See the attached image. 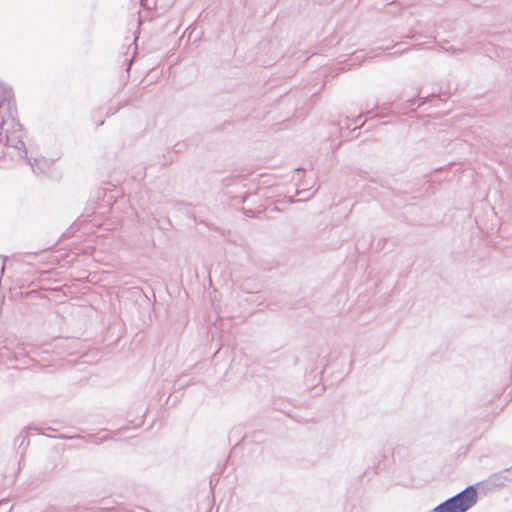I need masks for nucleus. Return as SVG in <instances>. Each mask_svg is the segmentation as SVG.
<instances>
[{
	"instance_id": "nucleus-2",
	"label": "nucleus",
	"mask_w": 512,
	"mask_h": 512,
	"mask_svg": "<svg viewBox=\"0 0 512 512\" xmlns=\"http://www.w3.org/2000/svg\"><path fill=\"white\" fill-rule=\"evenodd\" d=\"M477 502V491L468 486L456 495L437 505L432 512H466Z\"/></svg>"
},
{
	"instance_id": "nucleus-1",
	"label": "nucleus",
	"mask_w": 512,
	"mask_h": 512,
	"mask_svg": "<svg viewBox=\"0 0 512 512\" xmlns=\"http://www.w3.org/2000/svg\"><path fill=\"white\" fill-rule=\"evenodd\" d=\"M17 116L18 112L13 91L10 87L0 82V143H5L16 149L19 156L25 157L34 173H37L36 166L40 162L46 163V161L44 159L35 158L32 162L31 159L27 157L25 143L22 140V126Z\"/></svg>"
},
{
	"instance_id": "nucleus-10",
	"label": "nucleus",
	"mask_w": 512,
	"mask_h": 512,
	"mask_svg": "<svg viewBox=\"0 0 512 512\" xmlns=\"http://www.w3.org/2000/svg\"><path fill=\"white\" fill-rule=\"evenodd\" d=\"M131 62H133V58L130 59L129 61V65L131 64ZM130 69V66L128 67V70Z\"/></svg>"
},
{
	"instance_id": "nucleus-4",
	"label": "nucleus",
	"mask_w": 512,
	"mask_h": 512,
	"mask_svg": "<svg viewBox=\"0 0 512 512\" xmlns=\"http://www.w3.org/2000/svg\"><path fill=\"white\" fill-rule=\"evenodd\" d=\"M445 50H446L447 52L451 53V54H458L459 52H462V50H461V49L456 48V47H454V46H451V47H449V48H447V49H445Z\"/></svg>"
},
{
	"instance_id": "nucleus-7",
	"label": "nucleus",
	"mask_w": 512,
	"mask_h": 512,
	"mask_svg": "<svg viewBox=\"0 0 512 512\" xmlns=\"http://www.w3.org/2000/svg\"><path fill=\"white\" fill-rule=\"evenodd\" d=\"M118 109H119V107H117V109H114V110L109 109V110H108V112H107V115H108V116H110V115L115 114V113L117 112V110H118Z\"/></svg>"
},
{
	"instance_id": "nucleus-3",
	"label": "nucleus",
	"mask_w": 512,
	"mask_h": 512,
	"mask_svg": "<svg viewBox=\"0 0 512 512\" xmlns=\"http://www.w3.org/2000/svg\"><path fill=\"white\" fill-rule=\"evenodd\" d=\"M16 441H20V443H19V447H23V446H24V447H27V446L29 445V436H28V433H26V432L21 433V434L17 437Z\"/></svg>"
},
{
	"instance_id": "nucleus-8",
	"label": "nucleus",
	"mask_w": 512,
	"mask_h": 512,
	"mask_svg": "<svg viewBox=\"0 0 512 512\" xmlns=\"http://www.w3.org/2000/svg\"><path fill=\"white\" fill-rule=\"evenodd\" d=\"M361 117L362 115H358V117L353 120L354 124H356Z\"/></svg>"
},
{
	"instance_id": "nucleus-6",
	"label": "nucleus",
	"mask_w": 512,
	"mask_h": 512,
	"mask_svg": "<svg viewBox=\"0 0 512 512\" xmlns=\"http://www.w3.org/2000/svg\"><path fill=\"white\" fill-rule=\"evenodd\" d=\"M90 438H91V439H92V441H94L96 444H100V443H102V442L106 439V437H103V438H101V439L98 441V440H97L94 436H92V435L90 436Z\"/></svg>"
},
{
	"instance_id": "nucleus-9",
	"label": "nucleus",
	"mask_w": 512,
	"mask_h": 512,
	"mask_svg": "<svg viewBox=\"0 0 512 512\" xmlns=\"http://www.w3.org/2000/svg\"><path fill=\"white\" fill-rule=\"evenodd\" d=\"M4 269H5V266H4V263H2V266H1V273L4 272Z\"/></svg>"
},
{
	"instance_id": "nucleus-5",
	"label": "nucleus",
	"mask_w": 512,
	"mask_h": 512,
	"mask_svg": "<svg viewBox=\"0 0 512 512\" xmlns=\"http://www.w3.org/2000/svg\"><path fill=\"white\" fill-rule=\"evenodd\" d=\"M67 512H82L79 506H73L67 509Z\"/></svg>"
}]
</instances>
